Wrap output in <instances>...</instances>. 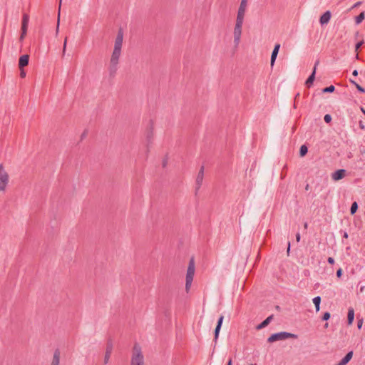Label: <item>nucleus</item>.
I'll return each mask as SVG.
<instances>
[{
  "label": "nucleus",
  "instance_id": "obj_48",
  "mask_svg": "<svg viewBox=\"0 0 365 365\" xmlns=\"http://www.w3.org/2000/svg\"><path fill=\"white\" fill-rule=\"evenodd\" d=\"M344 237H345V238L348 237V234L346 232H344Z\"/></svg>",
  "mask_w": 365,
  "mask_h": 365
},
{
  "label": "nucleus",
  "instance_id": "obj_16",
  "mask_svg": "<svg viewBox=\"0 0 365 365\" xmlns=\"http://www.w3.org/2000/svg\"><path fill=\"white\" fill-rule=\"evenodd\" d=\"M353 356V351H349L346 356L336 365H346Z\"/></svg>",
  "mask_w": 365,
  "mask_h": 365
},
{
  "label": "nucleus",
  "instance_id": "obj_13",
  "mask_svg": "<svg viewBox=\"0 0 365 365\" xmlns=\"http://www.w3.org/2000/svg\"><path fill=\"white\" fill-rule=\"evenodd\" d=\"M29 56L28 54L22 55L19 60V67L20 69L26 66L29 64Z\"/></svg>",
  "mask_w": 365,
  "mask_h": 365
},
{
  "label": "nucleus",
  "instance_id": "obj_49",
  "mask_svg": "<svg viewBox=\"0 0 365 365\" xmlns=\"http://www.w3.org/2000/svg\"><path fill=\"white\" fill-rule=\"evenodd\" d=\"M307 225H307V222H305V223H304V228H307Z\"/></svg>",
  "mask_w": 365,
  "mask_h": 365
},
{
  "label": "nucleus",
  "instance_id": "obj_42",
  "mask_svg": "<svg viewBox=\"0 0 365 365\" xmlns=\"http://www.w3.org/2000/svg\"><path fill=\"white\" fill-rule=\"evenodd\" d=\"M361 4V1H358L356 4H354L353 8L358 7Z\"/></svg>",
  "mask_w": 365,
  "mask_h": 365
},
{
  "label": "nucleus",
  "instance_id": "obj_30",
  "mask_svg": "<svg viewBox=\"0 0 365 365\" xmlns=\"http://www.w3.org/2000/svg\"><path fill=\"white\" fill-rule=\"evenodd\" d=\"M67 37L65 38L63 46V51H62V56L63 57L66 54V46H67Z\"/></svg>",
  "mask_w": 365,
  "mask_h": 365
},
{
  "label": "nucleus",
  "instance_id": "obj_11",
  "mask_svg": "<svg viewBox=\"0 0 365 365\" xmlns=\"http://www.w3.org/2000/svg\"><path fill=\"white\" fill-rule=\"evenodd\" d=\"M318 64H319V61H317L314 64V69H313L312 74L309 76V78L307 79V81L305 82V84L307 87H310V86L313 83V82L314 81L316 69H317V66Z\"/></svg>",
  "mask_w": 365,
  "mask_h": 365
},
{
  "label": "nucleus",
  "instance_id": "obj_8",
  "mask_svg": "<svg viewBox=\"0 0 365 365\" xmlns=\"http://www.w3.org/2000/svg\"><path fill=\"white\" fill-rule=\"evenodd\" d=\"M203 178H204V167L202 166L200 168V169L197 173V178H196V181H195V184H196L195 192L196 193L198 192V190H200V188L202 184Z\"/></svg>",
  "mask_w": 365,
  "mask_h": 365
},
{
  "label": "nucleus",
  "instance_id": "obj_47",
  "mask_svg": "<svg viewBox=\"0 0 365 365\" xmlns=\"http://www.w3.org/2000/svg\"><path fill=\"white\" fill-rule=\"evenodd\" d=\"M227 365H232V359H231L228 361Z\"/></svg>",
  "mask_w": 365,
  "mask_h": 365
},
{
  "label": "nucleus",
  "instance_id": "obj_28",
  "mask_svg": "<svg viewBox=\"0 0 365 365\" xmlns=\"http://www.w3.org/2000/svg\"><path fill=\"white\" fill-rule=\"evenodd\" d=\"M220 329H221V327H219V326H216V327H215V337H214V340L215 341L218 339Z\"/></svg>",
  "mask_w": 365,
  "mask_h": 365
},
{
  "label": "nucleus",
  "instance_id": "obj_20",
  "mask_svg": "<svg viewBox=\"0 0 365 365\" xmlns=\"http://www.w3.org/2000/svg\"><path fill=\"white\" fill-rule=\"evenodd\" d=\"M112 351V344H108L106 347V351L104 356V363L107 364L109 361L110 354Z\"/></svg>",
  "mask_w": 365,
  "mask_h": 365
},
{
  "label": "nucleus",
  "instance_id": "obj_43",
  "mask_svg": "<svg viewBox=\"0 0 365 365\" xmlns=\"http://www.w3.org/2000/svg\"><path fill=\"white\" fill-rule=\"evenodd\" d=\"M300 238H301V237H300V234H299V233H297V234L296 235V240H297V242H299Z\"/></svg>",
  "mask_w": 365,
  "mask_h": 365
},
{
  "label": "nucleus",
  "instance_id": "obj_21",
  "mask_svg": "<svg viewBox=\"0 0 365 365\" xmlns=\"http://www.w3.org/2000/svg\"><path fill=\"white\" fill-rule=\"evenodd\" d=\"M320 302H321V297L317 296V297H315L314 299H313V303L315 305V307H316V311L317 312H319V309H320Z\"/></svg>",
  "mask_w": 365,
  "mask_h": 365
},
{
  "label": "nucleus",
  "instance_id": "obj_39",
  "mask_svg": "<svg viewBox=\"0 0 365 365\" xmlns=\"http://www.w3.org/2000/svg\"><path fill=\"white\" fill-rule=\"evenodd\" d=\"M362 44H363V41L358 42L356 44L355 49L358 50L362 46Z\"/></svg>",
  "mask_w": 365,
  "mask_h": 365
},
{
  "label": "nucleus",
  "instance_id": "obj_31",
  "mask_svg": "<svg viewBox=\"0 0 365 365\" xmlns=\"http://www.w3.org/2000/svg\"><path fill=\"white\" fill-rule=\"evenodd\" d=\"M324 120L326 123H329L331 120V116L329 114H326L324 117Z\"/></svg>",
  "mask_w": 365,
  "mask_h": 365
},
{
  "label": "nucleus",
  "instance_id": "obj_18",
  "mask_svg": "<svg viewBox=\"0 0 365 365\" xmlns=\"http://www.w3.org/2000/svg\"><path fill=\"white\" fill-rule=\"evenodd\" d=\"M354 319V310L352 307H349L348 309L347 321L348 324L351 325L353 323Z\"/></svg>",
  "mask_w": 365,
  "mask_h": 365
},
{
  "label": "nucleus",
  "instance_id": "obj_14",
  "mask_svg": "<svg viewBox=\"0 0 365 365\" xmlns=\"http://www.w3.org/2000/svg\"><path fill=\"white\" fill-rule=\"evenodd\" d=\"M61 351L58 349H56L53 352V356L51 365H59L60 364Z\"/></svg>",
  "mask_w": 365,
  "mask_h": 365
},
{
  "label": "nucleus",
  "instance_id": "obj_25",
  "mask_svg": "<svg viewBox=\"0 0 365 365\" xmlns=\"http://www.w3.org/2000/svg\"><path fill=\"white\" fill-rule=\"evenodd\" d=\"M364 19V13L361 12L360 14H359L356 19V24H360L363 20Z\"/></svg>",
  "mask_w": 365,
  "mask_h": 365
},
{
  "label": "nucleus",
  "instance_id": "obj_17",
  "mask_svg": "<svg viewBox=\"0 0 365 365\" xmlns=\"http://www.w3.org/2000/svg\"><path fill=\"white\" fill-rule=\"evenodd\" d=\"M29 22V16L27 14H24L22 17V23H21V30H24L25 32V29L27 30L28 25Z\"/></svg>",
  "mask_w": 365,
  "mask_h": 365
},
{
  "label": "nucleus",
  "instance_id": "obj_37",
  "mask_svg": "<svg viewBox=\"0 0 365 365\" xmlns=\"http://www.w3.org/2000/svg\"><path fill=\"white\" fill-rule=\"evenodd\" d=\"M152 136H153V133L152 131H149L147 134V139H148V141L150 142V139L152 138Z\"/></svg>",
  "mask_w": 365,
  "mask_h": 365
},
{
  "label": "nucleus",
  "instance_id": "obj_46",
  "mask_svg": "<svg viewBox=\"0 0 365 365\" xmlns=\"http://www.w3.org/2000/svg\"><path fill=\"white\" fill-rule=\"evenodd\" d=\"M361 110L365 115V109L363 107H361Z\"/></svg>",
  "mask_w": 365,
  "mask_h": 365
},
{
  "label": "nucleus",
  "instance_id": "obj_41",
  "mask_svg": "<svg viewBox=\"0 0 365 365\" xmlns=\"http://www.w3.org/2000/svg\"><path fill=\"white\" fill-rule=\"evenodd\" d=\"M20 76L24 78L26 76V72L21 68L20 72Z\"/></svg>",
  "mask_w": 365,
  "mask_h": 365
},
{
  "label": "nucleus",
  "instance_id": "obj_27",
  "mask_svg": "<svg viewBox=\"0 0 365 365\" xmlns=\"http://www.w3.org/2000/svg\"><path fill=\"white\" fill-rule=\"evenodd\" d=\"M335 90V87L332 85L330 86H328L327 88H324L322 91L323 93H332Z\"/></svg>",
  "mask_w": 365,
  "mask_h": 365
},
{
  "label": "nucleus",
  "instance_id": "obj_36",
  "mask_svg": "<svg viewBox=\"0 0 365 365\" xmlns=\"http://www.w3.org/2000/svg\"><path fill=\"white\" fill-rule=\"evenodd\" d=\"M342 269L341 268H339L337 271H336V277L338 278L341 277V276L342 275Z\"/></svg>",
  "mask_w": 365,
  "mask_h": 365
},
{
  "label": "nucleus",
  "instance_id": "obj_40",
  "mask_svg": "<svg viewBox=\"0 0 365 365\" xmlns=\"http://www.w3.org/2000/svg\"><path fill=\"white\" fill-rule=\"evenodd\" d=\"M327 262L329 264H333L334 263V259L333 257H329Z\"/></svg>",
  "mask_w": 365,
  "mask_h": 365
},
{
  "label": "nucleus",
  "instance_id": "obj_26",
  "mask_svg": "<svg viewBox=\"0 0 365 365\" xmlns=\"http://www.w3.org/2000/svg\"><path fill=\"white\" fill-rule=\"evenodd\" d=\"M61 2H62V0H59L58 17V22H57L56 31V34H58V29H59V22H60V9H61Z\"/></svg>",
  "mask_w": 365,
  "mask_h": 365
},
{
  "label": "nucleus",
  "instance_id": "obj_19",
  "mask_svg": "<svg viewBox=\"0 0 365 365\" xmlns=\"http://www.w3.org/2000/svg\"><path fill=\"white\" fill-rule=\"evenodd\" d=\"M272 318H273L272 315L268 317L262 323H260L259 324H258L257 326V329H263V328L266 327L270 323V322L272 321Z\"/></svg>",
  "mask_w": 365,
  "mask_h": 365
},
{
  "label": "nucleus",
  "instance_id": "obj_1",
  "mask_svg": "<svg viewBox=\"0 0 365 365\" xmlns=\"http://www.w3.org/2000/svg\"><path fill=\"white\" fill-rule=\"evenodd\" d=\"M130 365H145L144 356L140 346L135 344L133 346Z\"/></svg>",
  "mask_w": 365,
  "mask_h": 365
},
{
  "label": "nucleus",
  "instance_id": "obj_4",
  "mask_svg": "<svg viewBox=\"0 0 365 365\" xmlns=\"http://www.w3.org/2000/svg\"><path fill=\"white\" fill-rule=\"evenodd\" d=\"M289 338L297 339L298 336L297 334H294L292 333H289V332H287V331H281V332L274 333V334H272L267 339V341L269 343H272L276 341H282V340H285V339H287Z\"/></svg>",
  "mask_w": 365,
  "mask_h": 365
},
{
  "label": "nucleus",
  "instance_id": "obj_5",
  "mask_svg": "<svg viewBox=\"0 0 365 365\" xmlns=\"http://www.w3.org/2000/svg\"><path fill=\"white\" fill-rule=\"evenodd\" d=\"M243 22L244 19H236L233 31L234 43L235 47H237L240 42Z\"/></svg>",
  "mask_w": 365,
  "mask_h": 365
},
{
  "label": "nucleus",
  "instance_id": "obj_12",
  "mask_svg": "<svg viewBox=\"0 0 365 365\" xmlns=\"http://www.w3.org/2000/svg\"><path fill=\"white\" fill-rule=\"evenodd\" d=\"M279 48H280V44L279 43H277L274 47V49L272 52V55H271V59H270V64H271V66L272 67L274 64V62L276 61V58H277V54H278V52H279Z\"/></svg>",
  "mask_w": 365,
  "mask_h": 365
},
{
  "label": "nucleus",
  "instance_id": "obj_15",
  "mask_svg": "<svg viewBox=\"0 0 365 365\" xmlns=\"http://www.w3.org/2000/svg\"><path fill=\"white\" fill-rule=\"evenodd\" d=\"M331 14L329 11H327L325 13H324L322 16L320 17L319 22L322 25H324L329 23L330 21Z\"/></svg>",
  "mask_w": 365,
  "mask_h": 365
},
{
  "label": "nucleus",
  "instance_id": "obj_9",
  "mask_svg": "<svg viewBox=\"0 0 365 365\" xmlns=\"http://www.w3.org/2000/svg\"><path fill=\"white\" fill-rule=\"evenodd\" d=\"M247 4V0H241V3L237 11V19H244Z\"/></svg>",
  "mask_w": 365,
  "mask_h": 365
},
{
  "label": "nucleus",
  "instance_id": "obj_35",
  "mask_svg": "<svg viewBox=\"0 0 365 365\" xmlns=\"http://www.w3.org/2000/svg\"><path fill=\"white\" fill-rule=\"evenodd\" d=\"M363 324V319H358L357 322V327L358 329H361Z\"/></svg>",
  "mask_w": 365,
  "mask_h": 365
},
{
  "label": "nucleus",
  "instance_id": "obj_23",
  "mask_svg": "<svg viewBox=\"0 0 365 365\" xmlns=\"http://www.w3.org/2000/svg\"><path fill=\"white\" fill-rule=\"evenodd\" d=\"M358 209V204L356 202H354L352 204H351V208H350V213L351 215H354L356 213V210Z\"/></svg>",
  "mask_w": 365,
  "mask_h": 365
},
{
  "label": "nucleus",
  "instance_id": "obj_24",
  "mask_svg": "<svg viewBox=\"0 0 365 365\" xmlns=\"http://www.w3.org/2000/svg\"><path fill=\"white\" fill-rule=\"evenodd\" d=\"M308 151V148L305 145H303L300 147L299 153L301 156H304Z\"/></svg>",
  "mask_w": 365,
  "mask_h": 365
},
{
  "label": "nucleus",
  "instance_id": "obj_45",
  "mask_svg": "<svg viewBox=\"0 0 365 365\" xmlns=\"http://www.w3.org/2000/svg\"><path fill=\"white\" fill-rule=\"evenodd\" d=\"M289 250H290V243L288 242L287 253L289 252Z\"/></svg>",
  "mask_w": 365,
  "mask_h": 365
},
{
  "label": "nucleus",
  "instance_id": "obj_44",
  "mask_svg": "<svg viewBox=\"0 0 365 365\" xmlns=\"http://www.w3.org/2000/svg\"><path fill=\"white\" fill-rule=\"evenodd\" d=\"M353 76H358V71L357 70H354L352 73Z\"/></svg>",
  "mask_w": 365,
  "mask_h": 365
},
{
  "label": "nucleus",
  "instance_id": "obj_22",
  "mask_svg": "<svg viewBox=\"0 0 365 365\" xmlns=\"http://www.w3.org/2000/svg\"><path fill=\"white\" fill-rule=\"evenodd\" d=\"M349 81H350V82H351L352 84H354V85L356 86V89H357L359 92H361V93H365V89H364L363 87H361L359 84H358L357 83H356L354 80L350 79Z\"/></svg>",
  "mask_w": 365,
  "mask_h": 365
},
{
  "label": "nucleus",
  "instance_id": "obj_29",
  "mask_svg": "<svg viewBox=\"0 0 365 365\" xmlns=\"http://www.w3.org/2000/svg\"><path fill=\"white\" fill-rule=\"evenodd\" d=\"M220 329H221V327H219V326H216V327H215V337H214V340L215 341L218 339Z\"/></svg>",
  "mask_w": 365,
  "mask_h": 365
},
{
  "label": "nucleus",
  "instance_id": "obj_50",
  "mask_svg": "<svg viewBox=\"0 0 365 365\" xmlns=\"http://www.w3.org/2000/svg\"><path fill=\"white\" fill-rule=\"evenodd\" d=\"M298 96H299V93H297L295 98H297Z\"/></svg>",
  "mask_w": 365,
  "mask_h": 365
},
{
  "label": "nucleus",
  "instance_id": "obj_6",
  "mask_svg": "<svg viewBox=\"0 0 365 365\" xmlns=\"http://www.w3.org/2000/svg\"><path fill=\"white\" fill-rule=\"evenodd\" d=\"M9 175L2 165H0V191H5L9 183Z\"/></svg>",
  "mask_w": 365,
  "mask_h": 365
},
{
  "label": "nucleus",
  "instance_id": "obj_3",
  "mask_svg": "<svg viewBox=\"0 0 365 365\" xmlns=\"http://www.w3.org/2000/svg\"><path fill=\"white\" fill-rule=\"evenodd\" d=\"M121 55V51H113L111 54V57L110 59V65H109V73L110 76H114L118 70V65L119 63L120 56Z\"/></svg>",
  "mask_w": 365,
  "mask_h": 365
},
{
  "label": "nucleus",
  "instance_id": "obj_2",
  "mask_svg": "<svg viewBox=\"0 0 365 365\" xmlns=\"http://www.w3.org/2000/svg\"><path fill=\"white\" fill-rule=\"evenodd\" d=\"M195 262H194V259L192 258L189 262L188 267H187V273H186V277H185V290L187 292H189V290L191 287L194 274H195Z\"/></svg>",
  "mask_w": 365,
  "mask_h": 365
},
{
  "label": "nucleus",
  "instance_id": "obj_32",
  "mask_svg": "<svg viewBox=\"0 0 365 365\" xmlns=\"http://www.w3.org/2000/svg\"><path fill=\"white\" fill-rule=\"evenodd\" d=\"M330 318V313L327 312L323 314L322 320L327 321Z\"/></svg>",
  "mask_w": 365,
  "mask_h": 365
},
{
  "label": "nucleus",
  "instance_id": "obj_7",
  "mask_svg": "<svg viewBox=\"0 0 365 365\" xmlns=\"http://www.w3.org/2000/svg\"><path fill=\"white\" fill-rule=\"evenodd\" d=\"M123 32L122 29H120L118 30V32L117 34V36H116V38L115 40L113 50L121 51L122 46H123Z\"/></svg>",
  "mask_w": 365,
  "mask_h": 365
},
{
  "label": "nucleus",
  "instance_id": "obj_34",
  "mask_svg": "<svg viewBox=\"0 0 365 365\" xmlns=\"http://www.w3.org/2000/svg\"><path fill=\"white\" fill-rule=\"evenodd\" d=\"M26 33H27V30L26 29H25V32L24 31V30H21V36H20V41H22L24 38Z\"/></svg>",
  "mask_w": 365,
  "mask_h": 365
},
{
  "label": "nucleus",
  "instance_id": "obj_38",
  "mask_svg": "<svg viewBox=\"0 0 365 365\" xmlns=\"http://www.w3.org/2000/svg\"><path fill=\"white\" fill-rule=\"evenodd\" d=\"M359 128L362 130L365 129V125L362 120H360L359 123Z\"/></svg>",
  "mask_w": 365,
  "mask_h": 365
},
{
  "label": "nucleus",
  "instance_id": "obj_10",
  "mask_svg": "<svg viewBox=\"0 0 365 365\" xmlns=\"http://www.w3.org/2000/svg\"><path fill=\"white\" fill-rule=\"evenodd\" d=\"M346 170L344 169H340L334 172L331 175V178L334 181L339 180L344 178Z\"/></svg>",
  "mask_w": 365,
  "mask_h": 365
},
{
  "label": "nucleus",
  "instance_id": "obj_33",
  "mask_svg": "<svg viewBox=\"0 0 365 365\" xmlns=\"http://www.w3.org/2000/svg\"><path fill=\"white\" fill-rule=\"evenodd\" d=\"M223 319H224V316L221 315L217 320V326L222 327Z\"/></svg>",
  "mask_w": 365,
  "mask_h": 365
}]
</instances>
